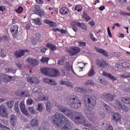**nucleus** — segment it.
Instances as JSON below:
<instances>
[{
  "label": "nucleus",
  "instance_id": "1",
  "mask_svg": "<svg viewBox=\"0 0 130 130\" xmlns=\"http://www.w3.org/2000/svg\"><path fill=\"white\" fill-rule=\"evenodd\" d=\"M55 106L57 107L59 111H61L62 113H63V114L68 116L69 118H70L75 122L76 121L78 122V123H82L84 126H86L89 128L92 127V125L86 119V118H85L81 113L74 112L68 108L64 107L61 105L58 104L57 103L55 104Z\"/></svg>",
  "mask_w": 130,
  "mask_h": 130
},
{
  "label": "nucleus",
  "instance_id": "2",
  "mask_svg": "<svg viewBox=\"0 0 130 130\" xmlns=\"http://www.w3.org/2000/svg\"><path fill=\"white\" fill-rule=\"evenodd\" d=\"M49 119L53 121L54 125L62 130H70L73 125V123L60 113L56 112L54 115L49 116Z\"/></svg>",
  "mask_w": 130,
  "mask_h": 130
},
{
  "label": "nucleus",
  "instance_id": "3",
  "mask_svg": "<svg viewBox=\"0 0 130 130\" xmlns=\"http://www.w3.org/2000/svg\"><path fill=\"white\" fill-rule=\"evenodd\" d=\"M67 104L70 106L71 108L74 109H80L82 107V101L80 100L78 97L75 95H69L66 99Z\"/></svg>",
  "mask_w": 130,
  "mask_h": 130
},
{
  "label": "nucleus",
  "instance_id": "4",
  "mask_svg": "<svg viewBox=\"0 0 130 130\" xmlns=\"http://www.w3.org/2000/svg\"><path fill=\"white\" fill-rule=\"evenodd\" d=\"M41 72L46 76H49V77H58L60 76V72L56 69L43 68L41 69Z\"/></svg>",
  "mask_w": 130,
  "mask_h": 130
},
{
  "label": "nucleus",
  "instance_id": "5",
  "mask_svg": "<svg viewBox=\"0 0 130 130\" xmlns=\"http://www.w3.org/2000/svg\"><path fill=\"white\" fill-rule=\"evenodd\" d=\"M83 101H84V102H87V103L90 104L89 107H87V110L89 112H91V111L94 109L95 105H96V101L93 99L92 97L87 94L84 95Z\"/></svg>",
  "mask_w": 130,
  "mask_h": 130
},
{
  "label": "nucleus",
  "instance_id": "6",
  "mask_svg": "<svg viewBox=\"0 0 130 130\" xmlns=\"http://www.w3.org/2000/svg\"><path fill=\"white\" fill-rule=\"evenodd\" d=\"M114 107L116 108V109H121L123 111H125V112H127V111H128V108L125 105L121 104V103L118 100L116 101L115 105H114Z\"/></svg>",
  "mask_w": 130,
  "mask_h": 130
},
{
  "label": "nucleus",
  "instance_id": "7",
  "mask_svg": "<svg viewBox=\"0 0 130 130\" xmlns=\"http://www.w3.org/2000/svg\"><path fill=\"white\" fill-rule=\"evenodd\" d=\"M10 31L12 33L14 38H16L19 34V26L18 25H13L10 28Z\"/></svg>",
  "mask_w": 130,
  "mask_h": 130
},
{
  "label": "nucleus",
  "instance_id": "8",
  "mask_svg": "<svg viewBox=\"0 0 130 130\" xmlns=\"http://www.w3.org/2000/svg\"><path fill=\"white\" fill-rule=\"evenodd\" d=\"M102 99H103L106 102H109V101H113L114 99V96L111 93H104L101 96Z\"/></svg>",
  "mask_w": 130,
  "mask_h": 130
},
{
  "label": "nucleus",
  "instance_id": "9",
  "mask_svg": "<svg viewBox=\"0 0 130 130\" xmlns=\"http://www.w3.org/2000/svg\"><path fill=\"white\" fill-rule=\"evenodd\" d=\"M14 77L10 76L7 74H3L0 75V84L2 82H4L5 83H9V82H11V80L13 79Z\"/></svg>",
  "mask_w": 130,
  "mask_h": 130
},
{
  "label": "nucleus",
  "instance_id": "10",
  "mask_svg": "<svg viewBox=\"0 0 130 130\" xmlns=\"http://www.w3.org/2000/svg\"><path fill=\"white\" fill-rule=\"evenodd\" d=\"M0 115L2 117H5L6 118L9 117V113L7 111V108L3 105L0 106Z\"/></svg>",
  "mask_w": 130,
  "mask_h": 130
},
{
  "label": "nucleus",
  "instance_id": "11",
  "mask_svg": "<svg viewBox=\"0 0 130 130\" xmlns=\"http://www.w3.org/2000/svg\"><path fill=\"white\" fill-rule=\"evenodd\" d=\"M27 81L30 84V85H33V84H39L40 81L37 77L34 76H29L27 78Z\"/></svg>",
  "mask_w": 130,
  "mask_h": 130
},
{
  "label": "nucleus",
  "instance_id": "12",
  "mask_svg": "<svg viewBox=\"0 0 130 130\" xmlns=\"http://www.w3.org/2000/svg\"><path fill=\"white\" fill-rule=\"evenodd\" d=\"M96 64L98 66V67L101 68V69H105L108 67V63H107L106 61L103 59L96 60Z\"/></svg>",
  "mask_w": 130,
  "mask_h": 130
},
{
  "label": "nucleus",
  "instance_id": "13",
  "mask_svg": "<svg viewBox=\"0 0 130 130\" xmlns=\"http://www.w3.org/2000/svg\"><path fill=\"white\" fill-rule=\"evenodd\" d=\"M19 106L21 112H22V113H23V114H24L26 116H29V115H30V114H29V112H28V111H27V109H26V107H25V102H24V101H21L20 103Z\"/></svg>",
  "mask_w": 130,
  "mask_h": 130
},
{
  "label": "nucleus",
  "instance_id": "14",
  "mask_svg": "<svg viewBox=\"0 0 130 130\" xmlns=\"http://www.w3.org/2000/svg\"><path fill=\"white\" fill-rule=\"evenodd\" d=\"M80 51H81L80 48L78 47H72L71 48V50L69 51L68 52H69L70 54L73 56L76 55V54H78Z\"/></svg>",
  "mask_w": 130,
  "mask_h": 130
},
{
  "label": "nucleus",
  "instance_id": "15",
  "mask_svg": "<svg viewBox=\"0 0 130 130\" xmlns=\"http://www.w3.org/2000/svg\"><path fill=\"white\" fill-rule=\"evenodd\" d=\"M10 122L11 126H16L17 123H18V121L17 120V117L16 115H11L10 117Z\"/></svg>",
  "mask_w": 130,
  "mask_h": 130
},
{
  "label": "nucleus",
  "instance_id": "16",
  "mask_svg": "<svg viewBox=\"0 0 130 130\" xmlns=\"http://www.w3.org/2000/svg\"><path fill=\"white\" fill-rule=\"evenodd\" d=\"M112 119L115 122H120L121 120V115L118 113H114L112 117Z\"/></svg>",
  "mask_w": 130,
  "mask_h": 130
},
{
  "label": "nucleus",
  "instance_id": "17",
  "mask_svg": "<svg viewBox=\"0 0 130 130\" xmlns=\"http://www.w3.org/2000/svg\"><path fill=\"white\" fill-rule=\"evenodd\" d=\"M27 60L28 62L30 64V66H32V67H36L38 66V64H39V62L36 59L28 58Z\"/></svg>",
  "mask_w": 130,
  "mask_h": 130
},
{
  "label": "nucleus",
  "instance_id": "18",
  "mask_svg": "<svg viewBox=\"0 0 130 130\" xmlns=\"http://www.w3.org/2000/svg\"><path fill=\"white\" fill-rule=\"evenodd\" d=\"M119 66H121L122 67V68H124V69H126V70H129L130 69V64L129 63L127 62H122L120 63L119 64H116L115 66L116 69H119Z\"/></svg>",
  "mask_w": 130,
  "mask_h": 130
},
{
  "label": "nucleus",
  "instance_id": "19",
  "mask_svg": "<svg viewBox=\"0 0 130 130\" xmlns=\"http://www.w3.org/2000/svg\"><path fill=\"white\" fill-rule=\"evenodd\" d=\"M103 75L106 78H109L110 80H112L113 82H114L115 81H117V79H116V77L114 76L111 75L110 73H107L106 72H103Z\"/></svg>",
  "mask_w": 130,
  "mask_h": 130
},
{
  "label": "nucleus",
  "instance_id": "20",
  "mask_svg": "<svg viewBox=\"0 0 130 130\" xmlns=\"http://www.w3.org/2000/svg\"><path fill=\"white\" fill-rule=\"evenodd\" d=\"M29 51L28 50L16 51L15 55L17 58H19V57H22L25 54V52L27 53Z\"/></svg>",
  "mask_w": 130,
  "mask_h": 130
},
{
  "label": "nucleus",
  "instance_id": "21",
  "mask_svg": "<svg viewBox=\"0 0 130 130\" xmlns=\"http://www.w3.org/2000/svg\"><path fill=\"white\" fill-rule=\"evenodd\" d=\"M39 125V121L37 118H34L30 121V126L32 127H37Z\"/></svg>",
  "mask_w": 130,
  "mask_h": 130
},
{
  "label": "nucleus",
  "instance_id": "22",
  "mask_svg": "<svg viewBox=\"0 0 130 130\" xmlns=\"http://www.w3.org/2000/svg\"><path fill=\"white\" fill-rule=\"evenodd\" d=\"M49 126L48 125V123L47 122H42L40 126L39 127V130H49Z\"/></svg>",
  "mask_w": 130,
  "mask_h": 130
},
{
  "label": "nucleus",
  "instance_id": "23",
  "mask_svg": "<svg viewBox=\"0 0 130 130\" xmlns=\"http://www.w3.org/2000/svg\"><path fill=\"white\" fill-rule=\"evenodd\" d=\"M28 110L32 115H38L39 114V112L36 110L35 107L34 106L28 107Z\"/></svg>",
  "mask_w": 130,
  "mask_h": 130
},
{
  "label": "nucleus",
  "instance_id": "24",
  "mask_svg": "<svg viewBox=\"0 0 130 130\" xmlns=\"http://www.w3.org/2000/svg\"><path fill=\"white\" fill-rule=\"evenodd\" d=\"M43 81L44 82H45V83H47V84H49L52 86H55L57 85V84H56V82H55V80H54L51 79L44 78Z\"/></svg>",
  "mask_w": 130,
  "mask_h": 130
},
{
  "label": "nucleus",
  "instance_id": "25",
  "mask_svg": "<svg viewBox=\"0 0 130 130\" xmlns=\"http://www.w3.org/2000/svg\"><path fill=\"white\" fill-rule=\"evenodd\" d=\"M58 64H60V66L63 64L66 66L67 70H70V63H69V62H65L63 59H60L58 60Z\"/></svg>",
  "mask_w": 130,
  "mask_h": 130
},
{
  "label": "nucleus",
  "instance_id": "26",
  "mask_svg": "<svg viewBox=\"0 0 130 130\" xmlns=\"http://www.w3.org/2000/svg\"><path fill=\"white\" fill-rule=\"evenodd\" d=\"M60 84H61V85H66L67 87H69L70 88H72V87H73V86L74 85L73 84V83H72L71 81H63L62 80H60Z\"/></svg>",
  "mask_w": 130,
  "mask_h": 130
},
{
  "label": "nucleus",
  "instance_id": "27",
  "mask_svg": "<svg viewBox=\"0 0 130 130\" xmlns=\"http://www.w3.org/2000/svg\"><path fill=\"white\" fill-rule=\"evenodd\" d=\"M44 23H45V24H47L48 25H49L50 27H52L53 28H55V27H56L57 26L55 22L51 21L48 19H46L44 20Z\"/></svg>",
  "mask_w": 130,
  "mask_h": 130
},
{
  "label": "nucleus",
  "instance_id": "28",
  "mask_svg": "<svg viewBox=\"0 0 130 130\" xmlns=\"http://www.w3.org/2000/svg\"><path fill=\"white\" fill-rule=\"evenodd\" d=\"M40 41V36L39 35H35L34 38L31 41V43L33 45H35L37 42H39Z\"/></svg>",
  "mask_w": 130,
  "mask_h": 130
},
{
  "label": "nucleus",
  "instance_id": "29",
  "mask_svg": "<svg viewBox=\"0 0 130 130\" xmlns=\"http://www.w3.org/2000/svg\"><path fill=\"white\" fill-rule=\"evenodd\" d=\"M95 49L99 53H101V54L104 55V56H108V53H107V52H106V51H105L100 48H96Z\"/></svg>",
  "mask_w": 130,
  "mask_h": 130
},
{
  "label": "nucleus",
  "instance_id": "30",
  "mask_svg": "<svg viewBox=\"0 0 130 130\" xmlns=\"http://www.w3.org/2000/svg\"><path fill=\"white\" fill-rule=\"evenodd\" d=\"M59 13L62 16H64L69 13V9L66 7H62L59 10Z\"/></svg>",
  "mask_w": 130,
  "mask_h": 130
},
{
  "label": "nucleus",
  "instance_id": "31",
  "mask_svg": "<svg viewBox=\"0 0 130 130\" xmlns=\"http://www.w3.org/2000/svg\"><path fill=\"white\" fill-rule=\"evenodd\" d=\"M46 46H47V47H48V48H49L50 50H52V51H54L55 50H56V49H57V47L51 43H47Z\"/></svg>",
  "mask_w": 130,
  "mask_h": 130
},
{
  "label": "nucleus",
  "instance_id": "32",
  "mask_svg": "<svg viewBox=\"0 0 130 130\" xmlns=\"http://www.w3.org/2000/svg\"><path fill=\"white\" fill-rule=\"evenodd\" d=\"M75 90L77 92H79L80 93H82L83 94H85V93H87V89L86 88H84L83 87H76Z\"/></svg>",
  "mask_w": 130,
  "mask_h": 130
},
{
  "label": "nucleus",
  "instance_id": "33",
  "mask_svg": "<svg viewBox=\"0 0 130 130\" xmlns=\"http://www.w3.org/2000/svg\"><path fill=\"white\" fill-rule=\"evenodd\" d=\"M41 8L39 5H36L35 6V10H34V14L37 15L39 13V12L41 11Z\"/></svg>",
  "mask_w": 130,
  "mask_h": 130
},
{
  "label": "nucleus",
  "instance_id": "34",
  "mask_svg": "<svg viewBox=\"0 0 130 130\" xmlns=\"http://www.w3.org/2000/svg\"><path fill=\"white\" fill-rule=\"evenodd\" d=\"M87 115V117L88 120H89L90 121H94V120L95 119V118L94 117V114H90Z\"/></svg>",
  "mask_w": 130,
  "mask_h": 130
},
{
  "label": "nucleus",
  "instance_id": "35",
  "mask_svg": "<svg viewBox=\"0 0 130 130\" xmlns=\"http://www.w3.org/2000/svg\"><path fill=\"white\" fill-rule=\"evenodd\" d=\"M88 75L89 77H92V76H94V75H95V72L94 71V66H92L91 69H90L88 73Z\"/></svg>",
  "mask_w": 130,
  "mask_h": 130
},
{
  "label": "nucleus",
  "instance_id": "36",
  "mask_svg": "<svg viewBox=\"0 0 130 130\" xmlns=\"http://www.w3.org/2000/svg\"><path fill=\"white\" fill-rule=\"evenodd\" d=\"M21 96L23 97H31V94L29 93V91H25L21 92Z\"/></svg>",
  "mask_w": 130,
  "mask_h": 130
},
{
  "label": "nucleus",
  "instance_id": "37",
  "mask_svg": "<svg viewBox=\"0 0 130 130\" xmlns=\"http://www.w3.org/2000/svg\"><path fill=\"white\" fill-rule=\"evenodd\" d=\"M104 107L106 110H107V112H108V113H110V112H111V107H110L108 105L104 104Z\"/></svg>",
  "mask_w": 130,
  "mask_h": 130
},
{
  "label": "nucleus",
  "instance_id": "38",
  "mask_svg": "<svg viewBox=\"0 0 130 130\" xmlns=\"http://www.w3.org/2000/svg\"><path fill=\"white\" fill-rule=\"evenodd\" d=\"M122 102L126 104H130V98H122Z\"/></svg>",
  "mask_w": 130,
  "mask_h": 130
},
{
  "label": "nucleus",
  "instance_id": "39",
  "mask_svg": "<svg viewBox=\"0 0 130 130\" xmlns=\"http://www.w3.org/2000/svg\"><path fill=\"white\" fill-rule=\"evenodd\" d=\"M37 110L39 112H42V110H43V104L39 103Z\"/></svg>",
  "mask_w": 130,
  "mask_h": 130
},
{
  "label": "nucleus",
  "instance_id": "40",
  "mask_svg": "<svg viewBox=\"0 0 130 130\" xmlns=\"http://www.w3.org/2000/svg\"><path fill=\"white\" fill-rule=\"evenodd\" d=\"M33 21L35 25H39V26L42 25L41 21H40V18H38L37 19H33Z\"/></svg>",
  "mask_w": 130,
  "mask_h": 130
},
{
  "label": "nucleus",
  "instance_id": "41",
  "mask_svg": "<svg viewBox=\"0 0 130 130\" xmlns=\"http://www.w3.org/2000/svg\"><path fill=\"white\" fill-rule=\"evenodd\" d=\"M6 72L11 73V74H16L17 73V70L14 69L13 68H9L8 69H6Z\"/></svg>",
  "mask_w": 130,
  "mask_h": 130
},
{
  "label": "nucleus",
  "instance_id": "42",
  "mask_svg": "<svg viewBox=\"0 0 130 130\" xmlns=\"http://www.w3.org/2000/svg\"><path fill=\"white\" fill-rule=\"evenodd\" d=\"M120 77L124 79H126V78H130V73L128 72H126L125 74H121L120 75Z\"/></svg>",
  "mask_w": 130,
  "mask_h": 130
},
{
  "label": "nucleus",
  "instance_id": "43",
  "mask_svg": "<svg viewBox=\"0 0 130 130\" xmlns=\"http://www.w3.org/2000/svg\"><path fill=\"white\" fill-rule=\"evenodd\" d=\"M23 9L22 6H19L18 8L15 10L16 13L17 14H22L23 13Z\"/></svg>",
  "mask_w": 130,
  "mask_h": 130
},
{
  "label": "nucleus",
  "instance_id": "44",
  "mask_svg": "<svg viewBox=\"0 0 130 130\" xmlns=\"http://www.w3.org/2000/svg\"><path fill=\"white\" fill-rule=\"evenodd\" d=\"M8 41V38L7 36H5L0 38V42H3V43H6Z\"/></svg>",
  "mask_w": 130,
  "mask_h": 130
},
{
  "label": "nucleus",
  "instance_id": "45",
  "mask_svg": "<svg viewBox=\"0 0 130 130\" xmlns=\"http://www.w3.org/2000/svg\"><path fill=\"white\" fill-rule=\"evenodd\" d=\"M41 92H42V89L41 88H38L37 90L32 91V94H36L37 95H39V94H41Z\"/></svg>",
  "mask_w": 130,
  "mask_h": 130
},
{
  "label": "nucleus",
  "instance_id": "46",
  "mask_svg": "<svg viewBox=\"0 0 130 130\" xmlns=\"http://www.w3.org/2000/svg\"><path fill=\"white\" fill-rule=\"evenodd\" d=\"M33 102H34V101L33 100V99H31L30 98H29L26 100L27 105H32L33 104Z\"/></svg>",
  "mask_w": 130,
  "mask_h": 130
},
{
  "label": "nucleus",
  "instance_id": "47",
  "mask_svg": "<svg viewBox=\"0 0 130 130\" xmlns=\"http://www.w3.org/2000/svg\"><path fill=\"white\" fill-rule=\"evenodd\" d=\"M75 11H77V12H82L83 10V7L81 5H77L75 8Z\"/></svg>",
  "mask_w": 130,
  "mask_h": 130
},
{
  "label": "nucleus",
  "instance_id": "48",
  "mask_svg": "<svg viewBox=\"0 0 130 130\" xmlns=\"http://www.w3.org/2000/svg\"><path fill=\"white\" fill-rule=\"evenodd\" d=\"M80 22H79L78 21H72L71 23V26L73 27H79V24H80Z\"/></svg>",
  "mask_w": 130,
  "mask_h": 130
},
{
  "label": "nucleus",
  "instance_id": "49",
  "mask_svg": "<svg viewBox=\"0 0 130 130\" xmlns=\"http://www.w3.org/2000/svg\"><path fill=\"white\" fill-rule=\"evenodd\" d=\"M49 57H42V59H41V61H42V62H46V63H47V62H48V60H49Z\"/></svg>",
  "mask_w": 130,
  "mask_h": 130
},
{
  "label": "nucleus",
  "instance_id": "50",
  "mask_svg": "<svg viewBox=\"0 0 130 130\" xmlns=\"http://www.w3.org/2000/svg\"><path fill=\"white\" fill-rule=\"evenodd\" d=\"M14 101H11L8 102L7 105L9 108H13V107L14 106Z\"/></svg>",
  "mask_w": 130,
  "mask_h": 130
},
{
  "label": "nucleus",
  "instance_id": "51",
  "mask_svg": "<svg viewBox=\"0 0 130 130\" xmlns=\"http://www.w3.org/2000/svg\"><path fill=\"white\" fill-rule=\"evenodd\" d=\"M51 107H52L51 103H50V102H48L46 104L47 110H50V109H51Z\"/></svg>",
  "mask_w": 130,
  "mask_h": 130
},
{
  "label": "nucleus",
  "instance_id": "52",
  "mask_svg": "<svg viewBox=\"0 0 130 130\" xmlns=\"http://www.w3.org/2000/svg\"><path fill=\"white\" fill-rule=\"evenodd\" d=\"M79 27L82 28L83 30H87V26L84 23L81 22L79 23Z\"/></svg>",
  "mask_w": 130,
  "mask_h": 130
},
{
  "label": "nucleus",
  "instance_id": "53",
  "mask_svg": "<svg viewBox=\"0 0 130 130\" xmlns=\"http://www.w3.org/2000/svg\"><path fill=\"white\" fill-rule=\"evenodd\" d=\"M84 85L85 86H92V85H94V82L92 80H88Z\"/></svg>",
  "mask_w": 130,
  "mask_h": 130
},
{
  "label": "nucleus",
  "instance_id": "54",
  "mask_svg": "<svg viewBox=\"0 0 130 130\" xmlns=\"http://www.w3.org/2000/svg\"><path fill=\"white\" fill-rule=\"evenodd\" d=\"M37 15L38 16H39V17H42L45 15V12H44V10L41 9V11L38 13Z\"/></svg>",
  "mask_w": 130,
  "mask_h": 130
},
{
  "label": "nucleus",
  "instance_id": "55",
  "mask_svg": "<svg viewBox=\"0 0 130 130\" xmlns=\"http://www.w3.org/2000/svg\"><path fill=\"white\" fill-rule=\"evenodd\" d=\"M83 17L85 18L86 21H89V20H91V18L88 16V14H87L86 13H84Z\"/></svg>",
  "mask_w": 130,
  "mask_h": 130
},
{
  "label": "nucleus",
  "instance_id": "56",
  "mask_svg": "<svg viewBox=\"0 0 130 130\" xmlns=\"http://www.w3.org/2000/svg\"><path fill=\"white\" fill-rule=\"evenodd\" d=\"M113 55L116 57H119V56H121V53L120 52H115L113 54Z\"/></svg>",
  "mask_w": 130,
  "mask_h": 130
},
{
  "label": "nucleus",
  "instance_id": "57",
  "mask_svg": "<svg viewBox=\"0 0 130 130\" xmlns=\"http://www.w3.org/2000/svg\"><path fill=\"white\" fill-rule=\"evenodd\" d=\"M78 44L79 46H81L82 47L86 46V42H78Z\"/></svg>",
  "mask_w": 130,
  "mask_h": 130
},
{
  "label": "nucleus",
  "instance_id": "58",
  "mask_svg": "<svg viewBox=\"0 0 130 130\" xmlns=\"http://www.w3.org/2000/svg\"><path fill=\"white\" fill-rule=\"evenodd\" d=\"M90 37L92 41H97V38L94 37V35H93V34H90Z\"/></svg>",
  "mask_w": 130,
  "mask_h": 130
},
{
  "label": "nucleus",
  "instance_id": "59",
  "mask_svg": "<svg viewBox=\"0 0 130 130\" xmlns=\"http://www.w3.org/2000/svg\"><path fill=\"white\" fill-rule=\"evenodd\" d=\"M125 126L126 127V130H130V122L125 123Z\"/></svg>",
  "mask_w": 130,
  "mask_h": 130
},
{
  "label": "nucleus",
  "instance_id": "60",
  "mask_svg": "<svg viewBox=\"0 0 130 130\" xmlns=\"http://www.w3.org/2000/svg\"><path fill=\"white\" fill-rule=\"evenodd\" d=\"M107 32L109 36H110V37H112V34H111V31H110L109 27H108Z\"/></svg>",
  "mask_w": 130,
  "mask_h": 130
},
{
  "label": "nucleus",
  "instance_id": "61",
  "mask_svg": "<svg viewBox=\"0 0 130 130\" xmlns=\"http://www.w3.org/2000/svg\"><path fill=\"white\" fill-rule=\"evenodd\" d=\"M0 56L2 57H5V56H6L5 53H4V50L0 51Z\"/></svg>",
  "mask_w": 130,
  "mask_h": 130
},
{
  "label": "nucleus",
  "instance_id": "62",
  "mask_svg": "<svg viewBox=\"0 0 130 130\" xmlns=\"http://www.w3.org/2000/svg\"><path fill=\"white\" fill-rule=\"evenodd\" d=\"M47 50V49L46 48L43 47V48H42L41 49V52H42V53H45V52Z\"/></svg>",
  "mask_w": 130,
  "mask_h": 130
},
{
  "label": "nucleus",
  "instance_id": "63",
  "mask_svg": "<svg viewBox=\"0 0 130 130\" xmlns=\"http://www.w3.org/2000/svg\"><path fill=\"white\" fill-rule=\"evenodd\" d=\"M49 99V97L48 96H45L43 98V99H40V100H43L44 101H47L48 99Z\"/></svg>",
  "mask_w": 130,
  "mask_h": 130
},
{
  "label": "nucleus",
  "instance_id": "64",
  "mask_svg": "<svg viewBox=\"0 0 130 130\" xmlns=\"http://www.w3.org/2000/svg\"><path fill=\"white\" fill-rule=\"evenodd\" d=\"M19 101H17L15 102V106H14V109L15 108H19Z\"/></svg>",
  "mask_w": 130,
  "mask_h": 130
}]
</instances>
